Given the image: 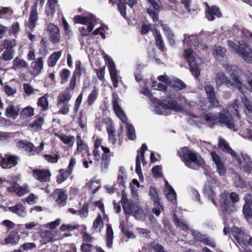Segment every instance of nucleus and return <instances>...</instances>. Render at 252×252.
<instances>
[{
	"label": "nucleus",
	"instance_id": "f257e3e1",
	"mask_svg": "<svg viewBox=\"0 0 252 252\" xmlns=\"http://www.w3.org/2000/svg\"><path fill=\"white\" fill-rule=\"evenodd\" d=\"M185 48L190 47L189 48H185L184 55L188 60L190 71L193 75L197 77L200 75L199 66L201 63V60L195 54L192 50L193 47L198 49H204L206 47L205 43L200 41L196 35L184 34V39L183 40Z\"/></svg>",
	"mask_w": 252,
	"mask_h": 252
},
{
	"label": "nucleus",
	"instance_id": "f03ea898",
	"mask_svg": "<svg viewBox=\"0 0 252 252\" xmlns=\"http://www.w3.org/2000/svg\"><path fill=\"white\" fill-rule=\"evenodd\" d=\"M227 67H228L226 68L227 70L230 67V70L228 72L232 80H229L224 73H218L215 77V82L217 88H219L222 85H225L228 88H236L242 93H246L247 90L252 92L251 91L252 73L249 72L246 73L245 76L247 82L246 85L244 84L241 76L237 74L235 66L227 65Z\"/></svg>",
	"mask_w": 252,
	"mask_h": 252
},
{
	"label": "nucleus",
	"instance_id": "7ed1b4c3",
	"mask_svg": "<svg viewBox=\"0 0 252 252\" xmlns=\"http://www.w3.org/2000/svg\"><path fill=\"white\" fill-rule=\"evenodd\" d=\"M140 93L151 99L155 111L157 114L168 115L172 110L177 112L183 110L182 106L177 102L174 97H167L163 101H161L153 97L147 88H144Z\"/></svg>",
	"mask_w": 252,
	"mask_h": 252
},
{
	"label": "nucleus",
	"instance_id": "20e7f679",
	"mask_svg": "<svg viewBox=\"0 0 252 252\" xmlns=\"http://www.w3.org/2000/svg\"><path fill=\"white\" fill-rule=\"evenodd\" d=\"M179 153L185 165L190 168L197 169L204 163L203 159L198 157L194 151L187 147L181 149Z\"/></svg>",
	"mask_w": 252,
	"mask_h": 252
},
{
	"label": "nucleus",
	"instance_id": "39448f33",
	"mask_svg": "<svg viewBox=\"0 0 252 252\" xmlns=\"http://www.w3.org/2000/svg\"><path fill=\"white\" fill-rule=\"evenodd\" d=\"M204 119L208 122L217 124L220 123L230 129H233L234 131L237 129L235 128L234 120L229 111L227 110H222L219 113V116H209L205 114L203 116Z\"/></svg>",
	"mask_w": 252,
	"mask_h": 252
},
{
	"label": "nucleus",
	"instance_id": "423d86ee",
	"mask_svg": "<svg viewBox=\"0 0 252 252\" xmlns=\"http://www.w3.org/2000/svg\"><path fill=\"white\" fill-rule=\"evenodd\" d=\"M122 205L126 215H132L137 219H139L143 214V210L136 203L130 201L127 197L126 192L123 190L122 193Z\"/></svg>",
	"mask_w": 252,
	"mask_h": 252
},
{
	"label": "nucleus",
	"instance_id": "0eeeda50",
	"mask_svg": "<svg viewBox=\"0 0 252 252\" xmlns=\"http://www.w3.org/2000/svg\"><path fill=\"white\" fill-rule=\"evenodd\" d=\"M239 200V195L235 192H224L220 196V203L225 211L230 212L235 211V203Z\"/></svg>",
	"mask_w": 252,
	"mask_h": 252
},
{
	"label": "nucleus",
	"instance_id": "6e6552de",
	"mask_svg": "<svg viewBox=\"0 0 252 252\" xmlns=\"http://www.w3.org/2000/svg\"><path fill=\"white\" fill-rule=\"evenodd\" d=\"M72 94L68 88L61 92L58 96L57 107L59 109V112L66 115L69 111L70 105L69 102L71 99Z\"/></svg>",
	"mask_w": 252,
	"mask_h": 252
},
{
	"label": "nucleus",
	"instance_id": "1a4fd4ad",
	"mask_svg": "<svg viewBox=\"0 0 252 252\" xmlns=\"http://www.w3.org/2000/svg\"><path fill=\"white\" fill-rule=\"evenodd\" d=\"M44 146L43 141H42L40 145L35 147L32 143L27 141H20L17 143V146L19 149L25 151L29 155H34L40 152Z\"/></svg>",
	"mask_w": 252,
	"mask_h": 252
},
{
	"label": "nucleus",
	"instance_id": "9d476101",
	"mask_svg": "<svg viewBox=\"0 0 252 252\" xmlns=\"http://www.w3.org/2000/svg\"><path fill=\"white\" fill-rule=\"evenodd\" d=\"M97 18L93 14H89L86 16L81 15H76L74 17V21L76 24H80L82 25H87V30L90 32L93 31L94 27V23L97 22Z\"/></svg>",
	"mask_w": 252,
	"mask_h": 252
},
{
	"label": "nucleus",
	"instance_id": "9b49d317",
	"mask_svg": "<svg viewBox=\"0 0 252 252\" xmlns=\"http://www.w3.org/2000/svg\"><path fill=\"white\" fill-rule=\"evenodd\" d=\"M238 161L240 168L244 172L251 173L252 171V161L250 157L245 153H241V158L236 155L233 157Z\"/></svg>",
	"mask_w": 252,
	"mask_h": 252
},
{
	"label": "nucleus",
	"instance_id": "f8f14e48",
	"mask_svg": "<svg viewBox=\"0 0 252 252\" xmlns=\"http://www.w3.org/2000/svg\"><path fill=\"white\" fill-rule=\"evenodd\" d=\"M149 195L151 200L153 201L155 206V207L153 209V212L156 216H158L163 209L156 188L150 187L149 189Z\"/></svg>",
	"mask_w": 252,
	"mask_h": 252
},
{
	"label": "nucleus",
	"instance_id": "ddd939ff",
	"mask_svg": "<svg viewBox=\"0 0 252 252\" xmlns=\"http://www.w3.org/2000/svg\"><path fill=\"white\" fill-rule=\"evenodd\" d=\"M18 157L14 155H6L2 157L0 154V165L3 168H10L17 164Z\"/></svg>",
	"mask_w": 252,
	"mask_h": 252
},
{
	"label": "nucleus",
	"instance_id": "4468645a",
	"mask_svg": "<svg viewBox=\"0 0 252 252\" xmlns=\"http://www.w3.org/2000/svg\"><path fill=\"white\" fill-rule=\"evenodd\" d=\"M106 63L108 64V70L111 76L113 85L115 88L118 87V75L115 63L108 56H105Z\"/></svg>",
	"mask_w": 252,
	"mask_h": 252
},
{
	"label": "nucleus",
	"instance_id": "2eb2a0df",
	"mask_svg": "<svg viewBox=\"0 0 252 252\" xmlns=\"http://www.w3.org/2000/svg\"><path fill=\"white\" fill-rule=\"evenodd\" d=\"M207 8L205 10V16L209 21H213L216 17L220 18L221 16V12L220 8L213 5L209 6L207 2L205 3Z\"/></svg>",
	"mask_w": 252,
	"mask_h": 252
},
{
	"label": "nucleus",
	"instance_id": "dca6fc26",
	"mask_svg": "<svg viewBox=\"0 0 252 252\" xmlns=\"http://www.w3.org/2000/svg\"><path fill=\"white\" fill-rule=\"evenodd\" d=\"M47 31L49 33L51 41L53 43H58L61 38L59 28L55 24L50 23L47 26Z\"/></svg>",
	"mask_w": 252,
	"mask_h": 252
},
{
	"label": "nucleus",
	"instance_id": "f3484780",
	"mask_svg": "<svg viewBox=\"0 0 252 252\" xmlns=\"http://www.w3.org/2000/svg\"><path fill=\"white\" fill-rule=\"evenodd\" d=\"M153 7L154 10L152 9H148V13L152 18L154 22H156L158 20L159 10L161 7V2L159 0H147Z\"/></svg>",
	"mask_w": 252,
	"mask_h": 252
},
{
	"label": "nucleus",
	"instance_id": "a211bd4d",
	"mask_svg": "<svg viewBox=\"0 0 252 252\" xmlns=\"http://www.w3.org/2000/svg\"><path fill=\"white\" fill-rule=\"evenodd\" d=\"M53 198L60 206H64L66 203L67 195L66 192L63 189H56L52 194Z\"/></svg>",
	"mask_w": 252,
	"mask_h": 252
},
{
	"label": "nucleus",
	"instance_id": "6ab92c4d",
	"mask_svg": "<svg viewBox=\"0 0 252 252\" xmlns=\"http://www.w3.org/2000/svg\"><path fill=\"white\" fill-rule=\"evenodd\" d=\"M37 3H34L31 8L28 26L29 29L33 30L36 26V23L38 21V14L37 10Z\"/></svg>",
	"mask_w": 252,
	"mask_h": 252
},
{
	"label": "nucleus",
	"instance_id": "aec40b11",
	"mask_svg": "<svg viewBox=\"0 0 252 252\" xmlns=\"http://www.w3.org/2000/svg\"><path fill=\"white\" fill-rule=\"evenodd\" d=\"M211 155L213 161L217 166V172L220 176L224 175L226 173V168L223 164L220 157L214 152H212Z\"/></svg>",
	"mask_w": 252,
	"mask_h": 252
},
{
	"label": "nucleus",
	"instance_id": "412c9836",
	"mask_svg": "<svg viewBox=\"0 0 252 252\" xmlns=\"http://www.w3.org/2000/svg\"><path fill=\"white\" fill-rule=\"evenodd\" d=\"M33 176L35 179L40 182H47L49 181L51 174L47 169H35L33 171Z\"/></svg>",
	"mask_w": 252,
	"mask_h": 252
},
{
	"label": "nucleus",
	"instance_id": "4be33fe9",
	"mask_svg": "<svg viewBox=\"0 0 252 252\" xmlns=\"http://www.w3.org/2000/svg\"><path fill=\"white\" fill-rule=\"evenodd\" d=\"M118 98L115 95L113 96V107L116 115L123 123H126L127 118L123 110L120 106L118 103Z\"/></svg>",
	"mask_w": 252,
	"mask_h": 252
},
{
	"label": "nucleus",
	"instance_id": "5701e85b",
	"mask_svg": "<svg viewBox=\"0 0 252 252\" xmlns=\"http://www.w3.org/2000/svg\"><path fill=\"white\" fill-rule=\"evenodd\" d=\"M204 90L209 102L213 105L217 106L219 105V101L216 99V93L214 87L211 85L206 84L204 86Z\"/></svg>",
	"mask_w": 252,
	"mask_h": 252
},
{
	"label": "nucleus",
	"instance_id": "b1692460",
	"mask_svg": "<svg viewBox=\"0 0 252 252\" xmlns=\"http://www.w3.org/2000/svg\"><path fill=\"white\" fill-rule=\"evenodd\" d=\"M238 55H240L247 63H252V50L247 43L244 44V47L239 51Z\"/></svg>",
	"mask_w": 252,
	"mask_h": 252
},
{
	"label": "nucleus",
	"instance_id": "393cba45",
	"mask_svg": "<svg viewBox=\"0 0 252 252\" xmlns=\"http://www.w3.org/2000/svg\"><path fill=\"white\" fill-rule=\"evenodd\" d=\"M136 3V0H119L118 7L122 16L124 17L126 16V4H127L129 6L132 8Z\"/></svg>",
	"mask_w": 252,
	"mask_h": 252
},
{
	"label": "nucleus",
	"instance_id": "a878e982",
	"mask_svg": "<svg viewBox=\"0 0 252 252\" xmlns=\"http://www.w3.org/2000/svg\"><path fill=\"white\" fill-rule=\"evenodd\" d=\"M165 194L167 199L172 203H175L176 201V193L173 189L170 186L167 181L165 183Z\"/></svg>",
	"mask_w": 252,
	"mask_h": 252
},
{
	"label": "nucleus",
	"instance_id": "bb28decb",
	"mask_svg": "<svg viewBox=\"0 0 252 252\" xmlns=\"http://www.w3.org/2000/svg\"><path fill=\"white\" fill-rule=\"evenodd\" d=\"M8 209L9 211L15 213L21 217H25L27 214V212L25 207L20 204H17L13 207H9Z\"/></svg>",
	"mask_w": 252,
	"mask_h": 252
},
{
	"label": "nucleus",
	"instance_id": "cd10ccee",
	"mask_svg": "<svg viewBox=\"0 0 252 252\" xmlns=\"http://www.w3.org/2000/svg\"><path fill=\"white\" fill-rule=\"evenodd\" d=\"M31 66L33 69V74H39L43 67V62L41 57L38 58L33 61L31 63Z\"/></svg>",
	"mask_w": 252,
	"mask_h": 252
},
{
	"label": "nucleus",
	"instance_id": "c85d7f7f",
	"mask_svg": "<svg viewBox=\"0 0 252 252\" xmlns=\"http://www.w3.org/2000/svg\"><path fill=\"white\" fill-rule=\"evenodd\" d=\"M226 50L221 46H215L213 51L215 58L219 62H222L225 57Z\"/></svg>",
	"mask_w": 252,
	"mask_h": 252
},
{
	"label": "nucleus",
	"instance_id": "c756f323",
	"mask_svg": "<svg viewBox=\"0 0 252 252\" xmlns=\"http://www.w3.org/2000/svg\"><path fill=\"white\" fill-rule=\"evenodd\" d=\"M103 227V222L102 216L100 214H98L95 219L93 222L92 230L93 233L101 232Z\"/></svg>",
	"mask_w": 252,
	"mask_h": 252
},
{
	"label": "nucleus",
	"instance_id": "7c9ffc66",
	"mask_svg": "<svg viewBox=\"0 0 252 252\" xmlns=\"http://www.w3.org/2000/svg\"><path fill=\"white\" fill-rule=\"evenodd\" d=\"M40 236L41 237L40 242L43 244H46L54 241V236L51 231L42 230L40 232Z\"/></svg>",
	"mask_w": 252,
	"mask_h": 252
},
{
	"label": "nucleus",
	"instance_id": "2f4dec72",
	"mask_svg": "<svg viewBox=\"0 0 252 252\" xmlns=\"http://www.w3.org/2000/svg\"><path fill=\"white\" fill-rule=\"evenodd\" d=\"M29 64L24 60L16 57L13 61L12 68L15 70L21 69L23 68H28Z\"/></svg>",
	"mask_w": 252,
	"mask_h": 252
},
{
	"label": "nucleus",
	"instance_id": "473e14b6",
	"mask_svg": "<svg viewBox=\"0 0 252 252\" xmlns=\"http://www.w3.org/2000/svg\"><path fill=\"white\" fill-rule=\"evenodd\" d=\"M244 93H242L243 94L241 96V102L246 108L245 114L248 116L252 114V101L244 95Z\"/></svg>",
	"mask_w": 252,
	"mask_h": 252
},
{
	"label": "nucleus",
	"instance_id": "72a5a7b5",
	"mask_svg": "<svg viewBox=\"0 0 252 252\" xmlns=\"http://www.w3.org/2000/svg\"><path fill=\"white\" fill-rule=\"evenodd\" d=\"M19 111L20 109L18 106L10 105L6 109L5 115L8 118L15 119L18 116Z\"/></svg>",
	"mask_w": 252,
	"mask_h": 252
},
{
	"label": "nucleus",
	"instance_id": "f704fd0d",
	"mask_svg": "<svg viewBox=\"0 0 252 252\" xmlns=\"http://www.w3.org/2000/svg\"><path fill=\"white\" fill-rule=\"evenodd\" d=\"M57 2V0H48L45 10L47 15L52 16L55 14Z\"/></svg>",
	"mask_w": 252,
	"mask_h": 252
},
{
	"label": "nucleus",
	"instance_id": "c9c22d12",
	"mask_svg": "<svg viewBox=\"0 0 252 252\" xmlns=\"http://www.w3.org/2000/svg\"><path fill=\"white\" fill-rule=\"evenodd\" d=\"M44 122V120L43 117H38L29 125V128L32 131H37L41 129Z\"/></svg>",
	"mask_w": 252,
	"mask_h": 252
},
{
	"label": "nucleus",
	"instance_id": "e433bc0d",
	"mask_svg": "<svg viewBox=\"0 0 252 252\" xmlns=\"http://www.w3.org/2000/svg\"><path fill=\"white\" fill-rule=\"evenodd\" d=\"M219 146L220 149L225 152L228 153L232 157L235 156V152L230 148L228 144L224 139L222 138H219Z\"/></svg>",
	"mask_w": 252,
	"mask_h": 252
},
{
	"label": "nucleus",
	"instance_id": "4c0bfd02",
	"mask_svg": "<svg viewBox=\"0 0 252 252\" xmlns=\"http://www.w3.org/2000/svg\"><path fill=\"white\" fill-rule=\"evenodd\" d=\"M231 234L237 243L241 242V239L246 235L240 229L236 226H233L231 228Z\"/></svg>",
	"mask_w": 252,
	"mask_h": 252
},
{
	"label": "nucleus",
	"instance_id": "58836bf2",
	"mask_svg": "<svg viewBox=\"0 0 252 252\" xmlns=\"http://www.w3.org/2000/svg\"><path fill=\"white\" fill-rule=\"evenodd\" d=\"M20 239V236L17 232H11L8 237L5 239L6 244L16 245Z\"/></svg>",
	"mask_w": 252,
	"mask_h": 252
},
{
	"label": "nucleus",
	"instance_id": "ea45409f",
	"mask_svg": "<svg viewBox=\"0 0 252 252\" xmlns=\"http://www.w3.org/2000/svg\"><path fill=\"white\" fill-rule=\"evenodd\" d=\"M106 236L107 246L108 248H110L112 247L113 244V231L111 225L110 224H107Z\"/></svg>",
	"mask_w": 252,
	"mask_h": 252
},
{
	"label": "nucleus",
	"instance_id": "a19ab883",
	"mask_svg": "<svg viewBox=\"0 0 252 252\" xmlns=\"http://www.w3.org/2000/svg\"><path fill=\"white\" fill-rule=\"evenodd\" d=\"M238 244L244 250L248 251L252 247V237H249L247 234Z\"/></svg>",
	"mask_w": 252,
	"mask_h": 252
},
{
	"label": "nucleus",
	"instance_id": "79ce46f5",
	"mask_svg": "<svg viewBox=\"0 0 252 252\" xmlns=\"http://www.w3.org/2000/svg\"><path fill=\"white\" fill-rule=\"evenodd\" d=\"M62 55V51L55 52L48 58L47 63L49 66H54Z\"/></svg>",
	"mask_w": 252,
	"mask_h": 252
},
{
	"label": "nucleus",
	"instance_id": "37998d69",
	"mask_svg": "<svg viewBox=\"0 0 252 252\" xmlns=\"http://www.w3.org/2000/svg\"><path fill=\"white\" fill-rule=\"evenodd\" d=\"M233 178L234 179V184L237 188L241 189H244L246 187V185L244 180L241 178V176L236 172H234L233 174Z\"/></svg>",
	"mask_w": 252,
	"mask_h": 252
},
{
	"label": "nucleus",
	"instance_id": "c03bdc74",
	"mask_svg": "<svg viewBox=\"0 0 252 252\" xmlns=\"http://www.w3.org/2000/svg\"><path fill=\"white\" fill-rule=\"evenodd\" d=\"M57 136L64 144L72 147L74 143L75 138L73 136H68L65 134H58Z\"/></svg>",
	"mask_w": 252,
	"mask_h": 252
},
{
	"label": "nucleus",
	"instance_id": "a18cd8bd",
	"mask_svg": "<svg viewBox=\"0 0 252 252\" xmlns=\"http://www.w3.org/2000/svg\"><path fill=\"white\" fill-rule=\"evenodd\" d=\"M59 172V173L57 177V182L59 184H61L71 174V173L67 170L60 169Z\"/></svg>",
	"mask_w": 252,
	"mask_h": 252
},
{
	"label": "nucleus",
	"instance_id": "49530a36",
	"mask_svg": "<svg viewBox=\"0 0 252 252\" xmlns=\"http://www.w3.org/2000/svg\"><path fill=\"white\" fill-rule=\"evenodd\" d=\"M170 86L179 90H182L186 88V85L179 79H173Z\"/></svg>",
	"mask_w": 252,
	"mask_h": 252
},
{
	"label": "nucleus",
	"instance_id": "de8ad7c7",
	"mask_svg": "<svg viewBox=\"0 0 252 252\" xmlns=\"http://www.w3.org/2000/svg\"><path fill=\"white\" fill-rule=\"evenodd\" d=\"M239 45H237L233 41L229 40L228 41V45L229 47L231 48L234 51L236 52L238 54H239V51L241 50V49H243L244 47V44L246 43L245 41L243 40L238 41Z\"/></svg>",
	"mask_w": 252,
	"mask_h": 252
},
{
	"label": "nucleus",
	"instance_id": "09e8293b",
	"mask_svg": "<svg viewBox=\"0 0 252 252\" xmlns=\"http://www.w3.org/2000/svg\"><path fill=\"white\" fill-rule=\"evenodd\" d=\"M173 221L175 224L181 228L182 230H187L189 229V225L187 224L186 221H185L182 219H179L177 218L176 215H174Z\"/></svg>",
	"mask_w": 252,
	"mask_h": 252
},
{
	"label": "nucleus",
	"instance_id": "8fccbe9b",
	"mask_svg": "<svg viewBox=\"0 0 252 252\" xmlns=\"http://www.w3.org/2000/svg\"><path fill=\"white\" fill-rule=\"evenodd\" d=\"M173 221L175 224L181 228L182 230H187L189 229V225L187 224L186 221H185L182 219H179L177 218L176 215H174Z\"/></svg>",
	"mask_w": 252,
	"mask_h": 252
},
{
	"label": "nucleus",
	"instance_id": "3c124183",
	"mask_svg": "<svg viewBox=\"0 0 252 252\" xmlns=\"http://www.w3.org/2000/svg\"><path fill=\"white\" fill-rule=\"evenodd\" d=\"M153 34H154V35L155 38L157 46L161 51H163L164 48V44L163 40H162L161 35L157 31H155V32H154V33Z\"/></svg>",
	"mask_w": 252,
	"mask_h": 252
},
{
	"label": "nucleus",
	"instance_id": "603ef678",
	"mask_svg": "<svg viewBox=\"0 0 252 252\" xmlns=\"http://www.w3.org/2000/svg\"><path fill=\"white\" fill-rule=\"evenodd\" d=\"M86 68L84 66H82L80 61H77L75 62V74L78 75H86Z\"/></svg>",
	"mask_w": 252,
	"mask_h": 252
},
{
	"label": "nucleus",
	"instance_id": "864d4df0",
	"mask_svg": "<svg viewBox=\"0 0 252 252\" xmlns=\"http://www.w3.org/2000/svg\"><path fill=\"white\" fill-rule=\"evenodd\" d=\"M48 94H46L38 99L37 105L38 106L41 107L43 110H45L48 106Z\"/></svg>",
	"mask_w": 252,
	"mask_h": 252
},
{
	"label": "nucleus",
	"instance_id": "5fc2aeb1",
	"mask_svg": "<svg viewBox=\"0 0 252 252\" xmlns=\"http://www.w3.org/2000/svg\"><path fill=\"white\" fill-rule=\"evenodd\" d=\"M126 127L128 138L130 140H134L136 137L134 127L129 124H126Z\"/></svg>",
	"mask_w": 252,
	"mask_h": 252
},
{
	"label": "nucleus",
	"instance_id": "6e6d98bb",
	"mask_svg": "<svg viewBox=\"0 0 252 252\" xmlns=\"http://www.w3.org/2000/svg\"><path fill=\"white\" fill-rule=\"evenodd\" d=\"M100 167L102 171H105L108 167L110 158L106 155H102Z\"/></svg>",
	"mask_w": 252,
	"mask_h": 252
},
{
	"label": "nucleus",
	"instance_id": "4d7b16f0",
	"mask_svg": "<svg viewBox=\"0 0 252 252\" xmlns=\"http://www.w3.org/2000/svg\"><path fill=\"white\" fill-rule=\"evenodd\" d=\"M243 212L248 222L252 224V210L246 206H243Z\"/></svg>",
	"mask_w": 252,
	"mask_h": 252
},
{
	"label": "nucleus",
	"instance_id": "13d9d810",
	"mask_svg": "<svg viewBox=\"0 0 252 252\" xmlns=\"http://www.w3.org/2000/svg\"><path fill=\"white\" fill-rule=\"evenodd\" d=\"M102 144V140L101 139H96L94 145V149H100L103 151L104 154H108L110 152V149L104 146L101 145Z\"/></svg>",
	"mask_w": 252,
	"mask_h": 252
},
{
	"label": "nucleus",
	"instance_id": "bf43d9fd",
	"mask_svg": "<svg viewBox=\"0 0 252 252\" xmlns=\"http://www.w3.org/2000/svg\"><path fill=\"white\" fill-rule=\"evenodd\" d=\"M188 123L191 125H196L198 126H200L202 122L200 120V118L196 115H190L188 118Z\"/></svg>",
	"mask_w": 252,
	"mask_h": 252
},
{
	"label": "nucleus",
	"instance_id": "052dcab7",
	"mask_svg": "<svg viewBox=\"0 0 252 252\" xmlns=\"http://www.w3.org/2000/svg\"><path fill=\"white\" fill-rule=\"evenodd\" d=\"M3 47L7 50L11 51L12 49L16 46V42L15 40L4 39L3 40Z\"/></svg>",
	"mask_w": 252,
	"mask_h": 252
},
{
	"label": "nucleus",
	"instance_id": "680f3d73",
	"mask_svg": "<svg viewBox=\"0 0 252 252\" xmlns=\"http://www.w3.org/2000/svg\"><path fill=\"white\" fill-rule=\"evenodd\" d=\"M29 192V187L27 184L23 186H17L16 189V194L18 196H22Z\"/></svg>",
	"mask_w": 252,
	"mask_h": 252
},
{
	"label": "nucleus",
	"instance_id": "e2e57ef3",
	"mask_svg": "<svg viewBox=\"0 0 252 252\" xmlns=\"http://www.w3.org/2000/svg\"><path fill=\"white\" fill-rule=\"evenodd\" d=\"M126 178V176L125 173L124 168L122 167H120L118 176V182L123 186L125 184Z\"/></svg>",
	"mask_w": 252,
	"mask_h": 252
},
{
	"label": "nucleus",
	"instance_id": "0e129e2a",
	"mask_svg": "<svg viewBox=\"0 0 252 252\" xmlns=\"http://www.w3.org/2000/svg\"><path fill=\"white\" fill-rule=\"evenodd\" d=\"M98 94V90L95 88H94L93 91L89 95L88 98V103L89 105H91L96 99Z\"/></svg>",
	"mask_w": 252,
	"mask_h": 252
},
{
	"label": "nucleus",
	"instance_id": "69168bd1",
	"mask_svg": "<svg viewBox=\"0 0 252 252\" xmlns=\"http://www.w3.org/2000/svg\"><path fill=\"white\" fill-rule=\"evenodd\" d=\"M88 187L92 189V193H95L100 188V186L98 185V183L95 181H90L87 184Z\"/></svg>",
	"mask_w": 252,
	"mask_h": 252
},
{
	"label": "nucleus",
	"instance_id": "338daca9",
	"mask_svg": "<svg viewBox=\"0 0 252 252\" xmlns=\"http://www.w3.org/2000/svg\"><path fill=\"white\" fill-rule=\"evenodd\" d=\"M205 194L207 195L209 198L212 200L213 204L214 205H216L217 203L215 201L214 199V191L212 188H209L207 186L205 187V189L204 190Z\"/></svg>",
	"mask_w": 252,
	"mask_h": 252
},
{
	"label": "nucleus",
	"instance_id": "774afa93",
	"mask_svg": "<svg viewBox=\"0 0 252 252\" xmlns=\"http://www.w3.org/2000/svg\"><path fill=\"white\" fill-rule=\"evenodd\" d=\"M21 115L25 117H31L34 115L33 108L31 107H27L23 109Z\"/></svg>",
	"mask_w": 252,
	"mask_h": 252
}]
</instances>
